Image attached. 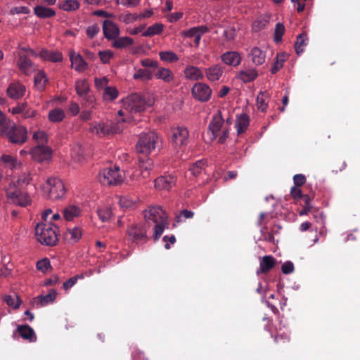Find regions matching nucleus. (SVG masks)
<instances>
[{"label":"nucleus","instance_id":"obj_45","mask_svg":"<svg viewBox=\"0 0 360 360\" xmlns=\"http://www.w3.org/2000/svg\"><path fill=\"white\" fill-rule=\"evenodd\" d=\"M128 118H123L122 120H118L115 123H111L109 124L110 126V136L120 134L121 133L124 129V122H128Z\"/></svg>","mask_w":360,"mask_h":360},{"label":"nucleus","instance_id":"obj_23","mask_svg":"<svg viewBox=\"0 0 360 360\" xmlns=\"http://www.w3.org/2000/svg\"><path fill=\"white\" fill-rule=\"evenodd\" d=\"M70 59L72 67L74 66L75 70L84 72L87 68L88 64L80 54L75 55V52L72 51L70 53Z\"/></svg>","mask_w":360,"mask_h":360},{"label":"nucleus","instance_id":"obj_15","mask_svg":"<svg viewBox=\"0 0 360 360\" xmlns=\"http://www.w3.org/2000/svg\"><path fill=\"white\" fill-rule=\"evenodd\" d=\"M224 72V67L221 64H214L205 69V77L210 82L219 81Z\"/></svg>","mask_w":360,"mask_h":360},{"label":"nucleus","instance_id":"obj_53","mask_svg":"<svg viewBox=\"0 0 360 360\" xmlns=\"http://www.w3.org/2000/svg\"><path fill=\"white\" fill-rule=\"evenodd\" d=\"M159 56L162 60L165 62H174L178 60L177 56L172 51H163L159 53Z\"/></svg>","mask_w":360,"mask_h":360},{"label":"nucleus","instance_id":"obj_24","mask_svg":"<svg viewBox=\"0 0 360 360\" xmlns=\"http://www.w3.org/2000/svg\"><path fill=\"white\" fill-rule=\"evenodd\" d=\"M176 182V177L172 174H167L159 177V190L169 191L175 185Z\"/></svg>","mask_w":360,"mask_h":360},{"label":"nucleus","instance_id":"obj_32","mask_svg":"<svg viewBox=\"0 0 360 360\" xmlns=\"http://www.w3.org/2000/svg\"><path fill=\"white\" fill-rule=\"evenodd\" d=\"M250 123L249 117L245 113H242L237 117L236 127L238 134L243 133L248 128Z\"/></svg>","mask_w":360,"mask_h":360},{"label":"nucleus","instance_id":"obj_57","mask_svg":"<svg viewBox=\"0 0 360 360\" xmlns=\"http://www.w3.org/2000/svg\"><path fill=\"white\" fill-rule=\"evenodd\" d=\"M51 268L50 261L47 258L41 259L37 263V269L41 272L46 273Z\"/></svg>","mask_w":360,"mask_h":360},{"label":"nucleus","instance_id":"obj_39","mask_svg":"<svg viewBox=\"0 0 360 360\" xmlns=\"http://www.w3.org/2000/svg\"><path fill=\"white\" fill-rule=\"evenodd\" d=\"M72 158L77 162H82L84 160V150L80 145L75 146L71 150Z\"/></svg>","mask_w":360,"mask_h":360},{"label":"nucleus","instance_id":"obj_22","mask_svg":"<svg viewBox=\"0 0 360 360\" xmlns=\"http://www.w3.org/2000/svg\"><path fill=\"white\" fill-rule=\"evenodd\" d=\"M276 264V259L271 255H266L261 258L259 262V269L257 274H264L269 271Z\"/></svg>","mask_w":360,"mask_h":360},{"label":"nucleus","instance_id":"obj_21","mask_svg":"<svg viewBox=\"0 0 360 360\" xmlns=\"http://www.w3.org/2000/svg\"><path fill=\"white\" fill-rule=\"evenodd\" d=\"M184 75L186 79L192 81L200 80L204 77L201 68L193 65H188L185 68Z\"/></svg>","mask_w":360,"mask_h":360},{"label":"nucleus","instance_id":"obj_29","mask_svg":"<svg viewBox=\"0 0 360 360\" xmlns=\"http://www.w3.org/2000/svg\"><path fill=\"white\" fill-rule=\"evenodd\" d=\"M257 76V71L255 68L242 70L238 74V78L244 83L253 81Z\"/></svg>","mask_w":360,"mask_h":360},{"label":"nucleus","instance_id":"obj_16","mask_svg":"<svg viewBox=\"0 0 360 360\" xmlns=\"http://www.w3.org/2000/svg\"><path fill=\"white\" fill-rule=\"evenodd\" d=\"M25 86L20 82H12L6 90L7 96L13 100L21 98L25 94Z\"/></svg>","mask_w":360,"mask_h":360},{"label":"nucleus","instance_id":"obj_36","mask_svg":"<svg viewBox=\"0 0 360 360\" xmlns=\"http://www.w3.org/2000/svg\"><path fill=\"white\" fill-rule=\"evenodd\" d=\"M48 81L45 72L42 70L39 71L34 78V85L39 91L44 90Z\"/></svg>","mask_w":360,"mask_h":360},{"label":"nucleus","instance_id":"obj_14","mask_svg":"<svg viewBox=\"0 0 360 360\" xmlns=\"http://www.w3.org/2000/svg\"><path fill=\"white\" fill-rule=\"evenodd\" d=\"M209 29L207 26L201 25L193 27L189 30L181 32V34L187 38H194V43L196 46H198L202 36L207 32Z\"/></svg>","mask_w":360,"mask_h":360},{"label":"nucleus","instance_id":"obj_28","mask_svg":"<svg viewBox=\"0 0 360 360\" xmlns=\"http://www.w3.org/2000/svg\"><path fill=\"white\" fill-rule=\"evenodd\" d=\"M17 330L20 335L25 340L30 342H34L37 340L34 330L28 325L18 326Z\"/></svg>","mask_w":360,"mask_h":360},{"label":"nucleus","instance_id":"obj_20","mask_svg":"<svg viewBox=\"0 0 360 360\" xmlns=\"http://www.w3.org/2000/svg\"><path fill=\"white\" fill-rule=\"evenodd\" d=\"M39 56L44 60H49L53 63L60 62L63 59L61 52L58 51H50L46 49H42L39 51Z\"/></svg>","mask_w":360,"mask_h":360},{"label":"nucleus","instance_id":"obj_56","mask_svg":"<svg viewBox=\"0 0 360 360\" xmlns=\"http://www.w3.org/2000/svg\"><path fill=\"white\" fill-rule=\"evenodd\" d=\"M32 181V177L30 176V174L23 173L19 177L17 180L13 181L14 183H16L21 188L23 185H28Z\"/></svg>","mask_w":360,"mask_h":360},{"label":"nucleus","instance_id":"obj_47","mask_svg":"<svg viewBox=\"0 0 360 360\" xmlns=\"http://www.w3.org/2000/svg\"><path fill=\"white\" fill-rule=\"evenodd\" d=\"M97 214L99 219L103 222L109 221L112 215V210L108 207L99 208L97 210Z\"/></svg>","mask_w":360,"mask_h":360},{"label":"nucleus","instance_id":"obj_12","mask_svg":"<svg viewBox=\"0 0 360 360\" xmlns=\"http://www.w3.org/2000/svg\"><path fill=\"white\" fill-rule=\"evenodd\" d=\"M143 217L146 226L153 225V238L158 240V207L156 206H149L143 211Z\"/></svg>","mask_w":360,"mask_h":360},{"label":"nucleus","instance_id":"obj_41","mask_svg":"<svg viewBox=\"0 0 360 360\" xmlns=\"http://www.w3.org/2000/svg\"><path fill=\"white\" fill-rule=\"evenodd\" d=\"M75 90L77 94L81 96H85V94L89 92V84L86 79H79L76 82L75 84Z\"/></svg>","mask_w":360,"mask_h":360},{"label":"nucleus","instance_id":"obj_38","mask_svg":"<svg viewBox=\"0 0 360 360\" xmlns=\"http://www.w3.org/2000/svg\"><path fill=\"white\" fill-rule=\"evenodd\" d=\"M287 58L288 56L285 53H278L271 68V72L276 74L283 66V63Z\"/></svg>","mask_w":360,"mask_h":360},{"label":"nucleus","instance_id":"obj_5","mask_svg":"<svg viewBox=\"0 0 360 360\" xmlns=\"http://www.w3.org/2000/svg\"><path fill=\"white\" fill-rule=\"evenodd\" d=\"M150 104L146 102V101L138 94H132L124 100L123 106L124 109L118 112L119 115L124 116L126 112L133 114L141 112L146 110L147 106Z\"/></svg>","mask_w":360,"mask_h":360},{"label":"nucleus","instance_id":"obj_49","mask_svg":"<svg viewBox=\"0 0 360 360\" xmlns=\"http://www.w3.org/2000/svg\"><path fill=\"white\" fill-rule=\"evenodd\" d=\"M4 302L10 307L18 309L20 307L21 300L20 298L16 295H7L4 297Z\"/></svg>","mask_w":360,"mask_h":360},{"label":"nucleus","instance_id":"obj_52","mask_svg":"<svg viewBox=\"0 0 360 360\" xmlns=\"http://www.w3.org/2000/svg\"><path fill=\"white\" fill-rule=\"evenodd\" d=\"M267 97L266 93L260 92L257 97V105L259 110L264 112L267 108L266 98Z\"/></svg>","mask_w":360,"mask_h":360},{"label":"nucleus","instance_id":"obj_19","mask_svg":"<svg viewBox=\"0 0 360 360\" xmlns=\"http://www.w3.org/2000/svg\"><path fill=\"white\" fill-rule=\"evenodd\" d=\"M221 60L227 65L237 67L241 62V56L236 51H226L221 56Z\"/></svg>","mask_w":360,"mask_h":360},{"label":"nucleus","instance_id":"obj_13","mask_svg":"<svg viewBox=\"0 0 360 360\" xmlns=\"http://www.w3.org/2000/svg\"><path fill=\"white\" fill-rule=\"evenodd\" d=\"M146 225L132 224L127 229L129 237L134 242H145L146 241Z\"/></svg>","mask_w":360,"mask_h":360},{"label":"nucleus","instance_id":"obj_43","mask_svg":"<svg viewBox=\"0 0 360 360\" xmlns=\"http://www.w3.org/2000/svg\"><path fill=\"white\" fill-rule=\"evenodd\" d=\"M269 17H259L252 23V29L253 32H258L264 30L269 23Z\"/></svg>","mask_w":360,"mask_h":360},{"label":"nucleus","instance_id":"obj_8","mask_svg":"<svg viewBox=\"0 0 360 360\" xmlns=\"http://www.w3.org/2000/svg\"><path fill=\"white\" fill-rule=\"evenodd\" d=\"M157 139L158 135L153 131L141 134L136 145L137 153L145 155L150 153L155 148Z\"/></svg>","mask_w":360,"mask_h":360},{"label":"nucleus","instance_id":"obj_64","mask_svg":"<svg viewBox=\"0 0 360 360\" xmlns=\"http://www.w3.org/2000/svg\"><path fill=\"white\" fill-rule=\"evenodd\" d=\"M84 101L85 107L94 106L95 102V98L93 95L90 94L89 92L85 94V96H80Z\"/></svg>","mask_w":360,"mask_h":360},{"label":"nucleus","instance_id":"obj_48","mask_svg":"<svg viewBox=\"0 0 360 360\" xmlns=\"http://www.w3.org/2000/svg\"><path fill=\"white\" fill-rule=\"evenodd\" d=\"M205 165L204 160H198L190 167L189 170L193 176H198L205 169Z\"/></svg>","mask_w":360,"mask_h":360},{"label":"nucleus","instance_id":"obj_46","mask_svg":"<svg viewBox=\"0 0 360 360\" xmlns=\"http://www.w3.org/2000/svg\"><path fill=\"white\" fill-rule=\"evenodd\" d=\"M174 74L167 68H159V79H162L167 83H170L174 80Z\"/></svg>","mask_w":360,"mask_h":360},{"label":"nucleus","instance_id":"obj_27","mask_svg":"<svg viewBox=\"0 0 360 360\" xmlns=\"http://www.w3.org/2000/svg\"><path fill=\"white\" fill-rule=\"evenodd\" d=\"M251 60L256 65H262L266 60V53L262 51L260 48L255 46L253 47L249 53Z\"/></svg>","mask_w":360,"mask_h":360},{"label":"nucleus","instance_id":"obj_4","mask_svg":"<svg viewBox=\"0 0 360 360\" xmlns=\"http://www.w3.org/2000/svg\"><path fill=\"white\" fill-rule=\"evenodd\" d=\"M6 195L10 203L27 207L31 203V198L27 193L21 191V187L11 181L6 188Z\"/></svg>","mask_w":360,"mask_h":360},{"label":"nucleus","instance_id":"obj_40","mask_svg":"<svg viewBox=\"0 0 360 360\" xmlns=\"http://www.w3.org/2000/svg\"><path fill=\"white\" fill-rule=\"evenodd\" d=\"M137 200V197L124 195L120 197L119 203L122 207L128 209L133 207L136 203Z\"/></svg>","mask_w":360,"mask_h":360},{"label":"nucleus","instance_id":"obj_59","mask_svg":"<svg viewBox=\"0 0 360 360\" xmlns=\"http://www.w3.org/2000/svg\"><path fill=\"white\" fill-rule=\"evenodd\" d=\"M139 167L145 171H148L152 169L153 162L150 158H139Z\"/></svg>","mask_w":360,"mask_h":360},{"label":"nucleus","instance_id":"obj_51","mask_svg":"<svg viewBox=\"0 0 360 360\" xmlns=\"http://www.w3.org/2000/svg\"><path fill=\"white\" fill-rule=\"evenodd\" d=\"M285 26L281 22H278L276 25L274 30V41L276 43H279L282 41V37L285 33Z\"/></svg>","mask_w":360,"mask_h":360},{"label":"nucleus","instance_id":"obj_25","mask_svg":"<svg viewBox=\"0 0 360 360\" xmlns=\"http://www.w3.org/2000/svg\"><path fill=\"white\" fill-rule=\"evenodd\" d=\"M89 131L92 134L98 135L99 137L110 136L109 124L104 122L96 123L95 124L91 125Z\"/></svg>","mask_w":360,"mask_h":360},{"label":"nucleus","instance_id":"obj_58","mask_svg":"<svg viewBox=\"0 0 360 360\" xmlns=\"http://www.w3.org/2000/svg\"><path fill=\"white\" fill-rule=\"evenodd\" d=\"M83 278H84L83 274H78V275H76V276L70 278V279L67 280L63 283V288L65 290L70 289V288H72L73 285H75L77 283V282L79 279H82Z\"/></svg>","mask_w":360,"mask_h":360},{"label":"nucleus","instance_id":"obj_62","mask_svg":"<svg viewBox=\"0 0 360 360\" xmlns=\"http://www.w3.org/2000/svg\"><path fill=\"white\" fill-rule=\"evenodd\" d=\"M236 30L233 27H229L224 30L223 35L225 39L228 41H232L235 39Z\"/></svg>","mask_w":360,"mask_h":360},{"label":"nucleus","instance_id":"obj_1","mask_svg":"<svg viewBox=\"0 0 360 360\" xmlns=\"http://www.w3.org/2000/svg\"><path fill=\"white\" fill-rule=\"evenodd\" d=\"M207 134L210 140L214 141L218 138V142L223 143L229 136V130L224 124V120L221 111H217L209 124Z\"/></svg>","mask_w":360,"mask_h":360},{"label":"nucleus","instance_id":"obj_9","mask_svg":"<svg viewBox=\"0 0 360 360\" xmlns=\"http://www.w3.org/2000/svg\"><path fill=\"white\" fill-rule=\"evenodd\" d=\"M170 140L175 147L186 146L189 141V131L182 125L171 127Z\"/></svg>","mask_w":360,"mask_h":360},{"label":"nucleus","instance_id":"obj_2","mask_svg":"<svg viewBox=\"0 0 360 360\" xmlns=\"http://www.w3.org/2000/svg\"><path fill=\"white\" fill-rule=\"evenodd\" d=\"M58 227L53 223H39L36 226L35 233L39 242L47 246L56 245L58 241Z\"/></svg>","mask_w":360,"mask_h":360},{"label":"nucleus","instance_id":"obj_30","mask_svg":"<svg viewBox=\"0 0 360 360\" xmlns=\"http://www.w3.org/2000/svg\"><path fill=\"white\" fill-rule=\"evenodd\" d=\"M0 164L5 167H9L11 169H14L20 166L21 163L18 161L16 158L10 155H2L0 157Z\"/></svg>","mask_w":360,"mask_h":360},{"label":"nucleus","instance_id":"obj_18","mask_svg":"<svg viewBox=\"0 0 360 360\" xmlns=\"http://www.w3.org/2000/svg\"><path fill=\"white\" fill-rule=\"evenodd\" d=\"M103 31L104 36L108 39H114L120 34L119 27L112 21L105 20L103 22Z\"/></svg>","mask_w":360,"mask_h":360},{"label":"nucleus","instance_id":"obj_44","mask_svg":"<svg viewBox=\"0 0 360 360\" xmlns=\"http://www.w3.org/2000/svg\"><path fill=\"white\" fill-rule=\"evenodd\" d=\"M65 117V112L60 108H55L49 112V119L51 122H60Z\"/></svg>","mask_w":360,"mask_h":360},{"label":"nucleus","instance_id":"obj_7","mask_svg":"<svg viewBox=\"0 0 360 360\" xmlns=\"http://www.w3.org/2000/svg\"><path fill=\"white\" fill-rule=\"evenodd\" d=\"M43 191L51 200L63 198L65 193V188L63 181L56 177H51L43 185Z\"/></svg>","mask_w":360,"mask_h":360},{"label":"nucleus","instance_id":"obj_37","mask_svg":"<svg viewBox=\"0 0 360 360\" xmlns=\"http://www.w3.org/2000/svg\"><path fill=\"white\" fill-rule=\"evenodd\" d=\"M59 8L68 12L79 9L80 4L77 0H64L59 4Z\"/></svg>","mask_w":360,"mask_h":360},{"label":"nucleus","instance_id":"obj_33","mask_svg":"<svg viewBox=\"0 0 360 360\" xmlns=\"http://www.w3.org/2000/svg\"><path fill=\"white\" fill-rule=\"evenodd\" d=\"M157 75L158 74H154L153 71L148 68L139 69L134 74L133 78L134 79H140L141 81L146 82L151 79L153 75Z\"/></svg>","mask_w":360,"mask_h":360},{"label":"nucleus","instance_id":"obj_35","mask_svg":"<svg viewBox=\"0 0 360 360\" xmlns=\"http://www.w3.org/2000/svg\"><path fill=\"white\" fill-rule=\"evenodd\" d=\"M81 210L75 205H69L63 210V217L67 221H72L80 215Z\"/></svg>","mask_w":360,"mask_h":360},{"label":"nucleus","instance_id":"obj_3","mask_svg":"<svg viewBox=\"0 0 360 360\" xmlns=\"http://www.w3.org/2000/svg\"><path fill=\"white\" fill-rule=\"evenodd\" d=\"M0 136L6 137L11 143L22 145L27 140V130L25 127L11 121Z\"/></svg>","mask_w":360,"mask_h":360},{"label":"nucleus","instance_id":"obj_61","mask_svg":"<svg viewBox=\"0 0 360 360\" xmlns=\"http://www.w3.org/2000/svg\"><path fill=\"white\" fill-rule=\"evenodd\" d=\"M100 27L97 24H94L86 28V34L89 39H94L99 32Z\"/></svg>","mask_w":360,"mask_h":360},{"label":"nucleus","instance_id":"obj_54","mask_svg":"<svg viewBox=\"0 0 360 360\" xmlns=\"http://www.w3.org/2000/svg\"><path fill=\"white\" fill-rule=\"evenodd\" d=\"M99 58L102 63L108 64L110 63L111 58H112L114 54L112 51L106 50V51H100L98 53Z\"/></svg>","mask_w":360,"mask_h":360},{"label":"nucleus","instance_id":"obj_60","mask_svg":"<svg viewBox=\"0 0 360 360\" xmlns=\"http://www.w3.org/2000/svg\"><path fill=\"white\" fill-rule=\"evenodd\" d=\"M11 121L12 120L8 118L6 115L0 110V134Z\"/></svg>","mask_w":360,"mask_h":360},{"label":"nucleus","instance_id":"obj_63","mask_svg":"<svg viewBox=\"0 0 360 360\" xmlns=\"http://www.w3.org/2000/svg\"><path fill=\"white\" fill-rule=\"evenodd\" d=\"M141 63L143 67H145V68L150 69L153 72L158 68V62L150 58L141 60Z\"/></svg>","mask_w":360,"mask_h":360},{"label":"nucleus","instance_id":"obj_17","mask_svg":"<svg viewBox=\"0 0 360 360\" xmlns=\"http://www.w3.org/2000/svg\"><path fill=\"white\" fill-rule=\"evenodd\" d=\"M57 296L55 290H50L46 295H40L33 299L32 304L37 308L42 307L54 302Z\"/></svg>","mask_w":360,"mask_h":360},{"label":"nucleus","instance_id":"obj_55","mask_svg":"<svg viewBox=\"0 0 360 360\" xmlns=\"http://www.w3.org/2000/svg\"><path fill=\"white\" fill-rule=\"evenodd\" d=\"M118 96L117 90L114 87H105L103 93V98L110 101L115 100Z\"/></svg>","mask_w":360,"mask_h":360},{"label":"nucleus","instance_id":"obj_11","mask_svg":"<svg viewBox=\"0 0 360 360\" xmlns=\"http://www.w3.org/2000/svg\"><path fill=\"white\" fill-rule=\"evenodd\" d=\"M191 93L195 100L201 102H207L211 98L212 90L207 84L198 82L193 85Z\"/></svg>","mask_w":360,"mask_h":360},{"label":"nucleus","instance_id":"obj_10","mask_svg":"<svg viewBox=\"0 0 360 360\" xmlns=\"http://www.w3.org/2000/svg\"><path fill=\"white\" fill-rule=\"evenodd\" d=\"M32 158L38 162H48L51 160L52 150L43 144L32 148L30 151Z\"/></svg>","mask_w":360,"mask_h":360},{"label":"nucleus","instance_id":"obj_26","mask_svg":"<svg viewBox=\"0 0 360 360\" xmlns=\"http://www.w3.org/2000/svg\"><path fill=\"white\" fill-rule=\"evenodd\" d=\"M19 69L25 75H30L34 70V64L26 56H20L18 60Z\"/></svg>","mask_w":360,"mask_h":360},{"label":"nucleus","instance_id":"obj_50","mask_svg":"<svg viewBox=\"0 0 360 360\" xmlns=\"http://www.w3.org/2000/svg\"><path fill=\"white\" fill-rule=\"evenodd\" d=\"M66 237L72 240V242L75 243L82 237V231L79 228L74 227L72 229H68L66 233Z\"/></svg>","mask_w":360,"mask_h":360},{"label":"nucleus","instance_id":"obj_34","mask_svg":"<svg viewBox=\"0 0 360 360\" xmlns=\"http://www.w3.org/2000/svg\"><path fill=\"white\" fill-rule=\"evenodd\" d=\"M134 43L132 38L129 37H116L112 43V46L115 49H121L127 48Z\"/></svg>","mask_w":360,"mask_h":360},{"label":"nucleus","instance_id":"obj_6","mask_svg":"<svg viewBox=\"0 0 360 360\" xmlns=\"http://www.w3.org/2000/svg\"><path fill=\"white\" fill-rule=\"evenodd\" d=\"M98 180L104 186H117L123 181V175L118 166L105 167L98 174Z\"/></svg>","mask_w":360,"mask_h":360},{"label":"nucleus","instance_id":"obj_31","mask_svg":"<svg viewBox=\"0 0 360 360\" xmlns=\"http://www.w3.org/2000/svg\"><path fill=\"white\" fill-rule=\"evenodd\" d=\"M34 13L40 18H49L56 15V12L53 9L43 6H35Z\"/></svg>","mask_w":360,"mask_h":360},{"label":"nucleus","instance_id":"obj_42","mask_svg":"<svg viewBox=\"0 0 360 360\" xmlns=\"http://www.w3.org/2000/svg\"><path fill=\"white\" fill-rule=\"evenodd\" d=\"M308 38L305 33L299 34L295 42V50L297 54H300L304 51V48L307 44Z\"/></svg>","mask_w":360,"mask_h":360}]
</instances>
